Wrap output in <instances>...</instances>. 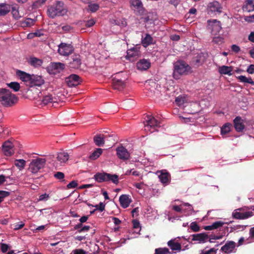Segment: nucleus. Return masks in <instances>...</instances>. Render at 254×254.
<instances>
[{"label": "nucleus", "instance_id": "f257e3e1", "mask_svg": "<svg viewBox=\"0 0 254 254\" xmlns=\"http://www.w3.org/2000/svg\"><path fill=\"white\" fill-rule=\"evenodd\" d=\"M18 100V97L8 89L0 88V103L6 107H11Z\"/></svg>", "mask_w": 254, "mask_h": 254}, {"label": "nucleus", "instance_id": "f03ea898", "mask_svg": "<svg viewBox=\"0 0 254 254\" xmlns=\"http://www.w3.org/2000/svg\"><path fill=\"white\" fill-rule=\"evenodd\" d=\"M191 70L190 66L183 61H178L174 64L173 76L176 79L180 78L181 75H187Z\"/></svg>", "mask_w": 254, "mask_h": 254}, {"label": "nucleus", "instance_id": "7ed1b4c3", "mask_svg": "<svg viewBox=\"0 0 254 254\" xmlns=\"http://www.w3.org/2000/svg\"><path fill=\"white\" fill-rule=\"evenodd\" d=\"M64 3L60 1L56 2V4L50 6L48 9L49 16L54 18L57 16L64 15L66 12L64 7Z\"/></svg>", "mask_w": 254, "mask_h": 254}, {"label": "nucleus", "instance_id": "20e7f679", "mask_svg": "<svg viewBox=\"0 0 254 254\" xmlns=\"http://www.w3.org/2000/svg\"><path fill=\"white\" fill-rule=\"evenodd\" d=\"M94 179L98 183L111 182L115 184L119 183V176L116 174H111L105 172L97 173L94 176Z\"/></svg>", "mask_w": 254, "mask_h": 254}, {"label": "nucleus", "instance_id": "39448f33", "mask_svg": "<svg viewBox=\"0 0 254 254\" xmlns=\"http://www.w3.org/2000/svg\"><path fill=\"white\" fill-rule=\"evenodd\" d=\"M46 162V160L45 158H37L33 159L29 164L28 170L32 173H37L44 168Z\"/></svg>", "mask_w": 254, "mask_h": 254}, {"label": "nucleus", "instance_id": "423d86ee", "mask_svg": "<svg viewBox=\"0 0 254 254\" xmlns=\"http://www.w3.org/2000/svg\"><path fill=\"white\" fill-rule=\"evenodd\" d=\"M244 211L243 207L234 210L232 213L233 217L236 219H246L254 215V208L252 211Z\"/></svg>", "mask_w": 254, "mask_h": 254}, {"label": "nucleus", "instance_id": "0eeeda50", "mask_svg": "<svg viewBox=\"0 0 254 254\" xmlns=\"http://www.w3.org/2000/svg\"><path fill=\"white\" fill-rule=\"evenodd\" d=\"M130 7L136 15H145L147 12L140 0H130Z\"/></svg>", "mask_w": 254, "mask_h": 254}, {"label": "nucleus", "instance_id": "6e6552de", "mask_svg": "<svg viewBox=\"0 0 254 254\" xmlns=\"http://www.w3.org/2000/svg\"><path fill=\"white\" fill-rule=\"evenodd\" d=\"M207 23L208 29L210 31L212 35H217L221 30V23L217 20H208Z\"/></svg>", "mask_w": 254, "mask_h": 254}, {"label": "nucleus", "instance_id": "1a4fd4ad", "mask_svg": "<svg viewBox=\"0 0 254 254\" xmlns=\"http://www.w3.org/2000/svg\"><path fill=\"white\" fill-rule=\"evenodd\" d=\"M74 51L73 46L68 44L62 43L59 45L58 53L62 56H67Z\"/></svg>", "mask_w": 254, "mask_h": 254}, {"label": "nucleus", "instance_id": "9d476101", "mask_svg": "<svg viewBox=\"0 0 254 254\" xmlns=\"http://www.w3.org/2000/svg\"><path fill=\"white\" fill-rule=\"evenodd\" d=\"M65 82L69 87H75L81 82V78L77 74H72L65 78Z\"/></svg>", "mask_w": 254, "mask_h": 254}, {"label": "nucleus", "instance_id": "9b49d317", "mask_svg": "<svg viewBox=\"0 0 254 254\" xmlns=\"http://www.w3.org/2000/svg\"><path fill=\"white\" fill-rule=\"evenodd\" d=\"M145 120L144 126L145 130L149 129L150 128H155V127L160 126V122L151 115L147 116Z\"/></svg>", "mask_w": 254, "mask_h": 254}, {"label": "nucleus", "instance_id": "f8f14e48", "mask_svg": "<svg viewBox=\"0 0 254 254\" xmlns=\"http://www.w3.org/2000/svg\"><path fill=\"white\" fill-rule=\"evenodd\" d=\"M68 63V66L70 68L78 69L80 67L81 64V60L80 56L78 54H74L72 55Z\"/></svg>", "mask_w": 254, "mask_h": 254}, {"label": "nucleus", "instance_id": "ddd939ff", "mask_svg": "<svg viewBox=\"0 0 254 254\" xmlns=\"http://www.w3.org/2000/svg\"><path fill=\"white\" fill-rule=\"evenodd\" d=\"M14 145L13 143L9 140L5 141L2 146V151L3 154L7 156H10L13 154Z\"/></svg>", "mask_w": 254, "mask_h": 254}, {"label": "nucleus", "instance_id": "4468645a", "mask_svg": "<svg viewBox=\"0 0 254 254\" xmlns=\"http://www.w3.org/2000/svg\"><path fill=\"white\" fill-rule=\"evenodd\" d=\"M64 67L65 65L63 63H54L48 67V71L50 73L56 74L63 70Z\"/></svg>", "mask_w": 254, "mask_h": 254}, {"label": "nucleus", "instance_id": "2eb2a0df", "mask_svg": "<svg viewBox=\"0 0 254 254\" xmlns=\"http://www.w3.org/2000/svg\"><path fill=\"white\" fill-rule=\"evenodd\" d=\"M117 155L119 158L123 160H127L129 158L130 154L127 150L123 146L117 148Z\"/></svg>", "mask_w": 254, "mask_h": 254}, {"label": "nucleus", "instance_id": "dca6fc26", "mask_svg": "<svg viewBox=\"0 0 254 254\" xmlns=\"http://www.w3.org/2000/svg\"><path fill=\"white\" fill-rule=\"evenodd\" d=\"M190 236L192 237V241H198L199 243H204L209 238L208 235L205 233L193 234Z\"/></svg>", "mask_w": 254, "mask_h": 254}, {"label": "nucleus", "instance_id": "f3484780", "mask_svg": "<svg viewBox=\"0 0 254 254\" xmlns=\"http://www.w3.org/2000/svg\"><path fill=\"white\" fill-rule=\"evenodd\" d=\"M16 75L22 81L25 82H28L29 84L30 83V81L31 80L32 78V74H30L20 70H17V71H16Z\"/></svg>", "mask_w": 254, "mask_h": 254}, {"label": "nucleus", "instance_id": "a211bd4d", "mask_svg": "<svg viewBox=\"0 0 254 254\" xmlns=\"http://www.w3.org/2000/svg\"><path fill=\"white\" fill-rule=\"evenodd\" d=\"M31 80L30 84L31 86H40L44 83V80L41 76L32 74Z\"/></svg>", "mask_w": 254, "mask_h": 254}, {"label": "nucleus", "instance_id": "6ab92c4d", "mask_svg": "<svg viewBox=\"0 0 254 254\" xmlns=\"http://www.w3.org/2000/svg\"><path fill=\"white\" fill-rule=\"evenodd\" d=\"M160 174L158 176L160 182L165 185L168 184L171 181V175L166 171H161Z\"/></svg>", "mask_w": 254, "mask_h": 254}, {"label": "nucleus", "instance_id": "aec40b11", "mask_svg": "<svg viewBox=\"0 0 254 254\" xmlns=\"http://www.w3.org/2000/svg\"><path fill=\"white\" fill-rule=\"evenodd\" d=\"M126 86L125 82L120 79L115 77L113 79V87L114 89L121 91Z\"/></svg>", "mask_w": 254, "mask_h": 254}, {"label": "nucleus", "instance_id": "412c9836", "mask_svg": "<svg viewBox=\"0 0 254 254\" xmlns=\"http://www.w3.org/2000/svg\"><path fill=\"white\" fill-rule=\"evenodd\" d=\"M131 199L129 197V195L127 194H122L119 198V201L121 206L124 208H127L131 202Z\"/></svg>", "mask_w": 254, "mask_h": 254}, {"label": "nucleus", "instance_id": "4be33fe9", "mask_svg": "<svg viewBox=\"0 0 254 254\" xmlns=\"http://www.w3.org/2000/svg\"><path fill=\"white\" fill-rule=\"evenodd\" d=\"M236 247V243L233 241H228L221 247V250L226 254H229L233 251Z\"/></svg>", "mask_w": 254, "mask_h": 254}, {"label": "nucleus", "instance_id": "5701e85b", "mask_svg": "<svg viewBox=\"0 0 254 254\" xmlns=\"http://www.w3.org/2000/svg\"><path fill=\"white\" fill-rule=\"evenodd\" d=\"M150 66V63L148 60L145 59L140 60L136 64V67L138 69L146 70Z\"/></svg>", "mask_w": 254, "mask_h": 254}, {"label": "nucleus", "instance_id": "b1692460", "mask_svg": "<svg viewBox=\"0 0 254 254\" xmlns=\"http://www.w3.org/2000/svg\"><path fill=\"white\" fill-rule=\"evenodd\" d=\"M234 126L235 129L239 132L242 131L244 129L245 126L240 117H237L234 120Z\"/></svg>", "mask_w": 254, "mask_h": 254}, {"label": "nucleus", "instance_id": "393cba45", "mask_svg": "<svg viewBox=\"0 0 254 254\" xmlns=\"http://www.w3.org/2000/svg\"><path fill=\"white\" fill-rule=\"evenodd\" d=\"M167 245L173 251L180 252L181 250L182 246L181 244L176 242L175 239L169 241Z\"/></svg>", "mask_w": 254, "mask_h": 254}, {"label": "nucleus", "instance_id": "a878e982", "mask_svg": "<svg viewBox=\"0 0 254 254\" xmlns=\"http://www.w3.org/2000/svg\"><path fill=\"white\" fill-rule=\"evenodd\" d=\"M29 64L34 67H40L43 63L42 60L34 57H30L28 61Z\"/></svg>", "mask_w": 254, "mask_h": 254}, {"label": "nucleus", "instance_id": "bb28decb", "mask_svg": "<svg viewBox=\"0 0 254 254\" xmlns=\"http://www.w3.org/2000/svg\"><path fill=\"white\" fill-rule=\"evenodd\" d=\"M106 136L103 134H97L94 136L93 140L95 144L98 146H103L105 144V139Z\"/></svg>", "mask_w": 254, "mask_h": 254}, {"label": "nucleus", "instance_id": "cd10ccee", "mask_svg": "<svg viewBox=\"0 0 254 254\" xmlns=\"http://www.w3.org/2000/svg\"><path fill=\"white\" fill-rule=\"evenodd\" d=\"M209 7L211 11L221 12L222 7L221 4L217 1H213L209 3Z\"/></svg>", "mask_w": 254, "mask_h": 254}, {"label": "nucleus", "instance_id": "c85d7f7f", "mask_svg": "<svg viewBox=\"0 0 254 254\" xmlns=\"http://www.w3.org/2000/svg\"><path fill=\"white\" fill-rule=\"evenodd\" d=\"M69 158V155L67 152H60L57 154V159L61 163H66Z\"/></svg>", "mask_w": 254, "mask_h": 254}, {"label": "nucleus", "instance_id": "c756f323", "mask_svg": "<svg viewBox=\"0 0 254 254\" xmlns=\"http://www.w3.org/2000/svg\"><path fill=\"white\" fill-rule=\"evenodd\" d=\"M233 69V67L232 66H228L226 65H222L219 67V72L221 74H227L229 75H232L233 73H231Z\"/></svg>", "mask_w": 254, "mask_h": 254}, {"label": "nucleus", "instance_id": "7c9ffc66", "mask_svg": "<svg viewBox=\"0 0 254 254\" xmlns=\"http://www.w3.org/2000/svg\"><path fill=\"white\" fill-rule=\"evenodd\" d=\"M153 39L150 35L146 34L144 38L142 39L141 44L142 46L146 48L149 45L153 44Z\"/></svg>", "mask_w": 254, "mask_h": 254}, {"label": "nucleus", "instance_id": "2f4dec72", "mask_svg": "<svg viewBox=\"0 0 254 254\" xmlns=\"http://www.w3.org/2000/svg\"><path fill=\"white\" fill-rule=\"evenodd\" d=\"M243 9L244 11L251 12L254 10V0H247Z\"/></svg>", "mask_w": 254, "mask_h": 254}, {"label": "nucleus", "instance_id": "473e14b6", "mask_svg": "<svg viewBox=\"0 0 254 254\" xmlns=\"http://www.w3.org/2000/svg\"><path fill=\"white\" fill-rule=\"evenodd\" d=\"M11 9V6L5 3L0 4V16H3L8 13Z\"/></svg>", "mask_w": 254, "mask_h": 254}, {"label": "nucleus", "instance_id": "72a5a7b5", "mask_svg": "<svg viewBox=\"0 0 254 254\" xmlns=\"http://www.w3.org/2000/svg\"><path fill=\"white\" fill-rule=\"evenodd\" d=\"M237 78L241 82L249 83L252 85H254V81L253 80L251 77H247L244 75H240L237 77Z\"/></svg>", "mask_w": 254, "mask_h": 254}, {"label": "nucleus", "instance_id": "f704fd0d", "mask_svg": "<svg viewBox=\"0 0 254 254\" xmlns=\"http://www.w3.org/2000/svg\"><path fill=\"white\" fill-rule=\"evenodd\" d=\"M232 127V125L231 123H227L225 124L221 128V135H224L229 133L231 130Z\"/></svg>", "mask_w": 254, "mask_h": 254}, {"label": "nucleus", "instance_id": "c9c22d12", "mask_svg": "<svg viewBox=\"0 0 254 254\" xmlns=\"http://www.w3.org/2000/svg\"><path fill=\"white\" fill-rule=\"evenodd\" d=\"M103 150L101 148H97L90 156L89 159L94 160L97 159L102 153Z\"/></svg>", "mask_w": 254, "mask_h": 254}, {"label": "nucleus", "instance_id": "e433bc0d", "mask_svg": "<svg viewBox=\"0 0 254 254\" xmlns=\"http://www.w3.org/2000/svg\"><path fill=\"white\" fill-rule=\"evenodd\" d=\"M187 102V97L185 95H180L176 98L175 103L178 106H181Z\"/></svg>", "mask_w": 254, "mask_h": 254}, {"label": "nucleus", "instance_id": "4c0bfd02", "mask_svg": "<svg viewBox=\"0 0 254 254\" xmlns=\"http://www.w3.org/2000/svg\"><path fill=\"white\" fill-rule=\"evenodd\" d=\"M11 13L15 19H18L21 17V16L19 15V11L18 10V6L17 5H12L11 7Z\"/></svg>", "mask_w": 254, "mask_h": 254}, {"label": "nucleus", "instance_id": "58836bf2", "mask_svg": "<svg viewBox=\"0 0 254 254\" xmlns=\"http://www.w3.org/2000/svg\"><path fill=\"white\" fill-rule=\"evenodd\" d=\"M53 99V97L51 95H48L44 96L41 101L43 105H46L50 103H52Z\"/></svg>", "mask_w": 254, "mask_h": 254}, {"label": "nucleus", "instance_id": "ea45409f", "mask_svg": "<svg viewBox=\"0 0 254 254\" xmlns=\"http://www.w3.org/2000/svg\"><path fill=\"white\" fill-rule=\"evenodd\" d=\"M169 250L167 248H160L156 249L154 254H171Z\"/></svg>", "mask_w": 254, "mask_h": 254}, {"label": "nucleus", "instance_id": "a19ab883", "mask_svg": "<svg viewBox=\"0 0 254 254\" xmlns=\"http://www.w3.org/2000/svg\"><path fill=\"white\" fill-rule=\"evenodd\" d=\"M138 55V51L135 50L134 48L132 49H129L127 51V57L129 60H131V58H134Z\"/></svg>", "mask_w": 254, "mask_h": 254}, {"label": "nucleus", "instance_id": "79ce46f5", "mask_svg": "<svg viewBox=\"0 0 254 254\" xmlns=\"http://www.w3.org/2000/svg\"><path fill=\"white\" fill-rule=\"evenodd\" d=\"M7 85L11 89H12L15 92L18 91L20 88L19 83L17 82H11L7 84Z\"/></svg>", "mask_w": 254, "mask_h": 254}, {"label": "nucleus", "instance_id": "37998d69", "mask_svg": "<svg viewBox=\"0 0 254 254\" xmlns=\"http://www.w3.org/2000/svg\"><path fill=\"white\" fill-rule=\"evenodd\" d=\"M88 9L92 12H95L97 11L99 8V5L97 3H88Z\"/></svg>", "mask_w": 254, "mask_h": 254}, {"label": "nucleus", "instance_id": "c03bdc74", "mask_svg": "<svg viewBox=\"0 0 254 254\" xmlns=\"http://www.w3.org/2000/svg\"><path fill=\"white\" fill-rule=\"evenodd\" d=\"M212 42L217 45H221L224 43V38L220 36H215L213 38Z\"/></svg>", "mask_w": 254, "mask_h": 254}, {"label": "nucleus", "instance_id": "a18cd8bd", "mask_svg": "<svg viewBox=\"0 0 254 254\" xmlns=\"http://www.w3.org/2000/svg\"><path fill=\"white\" fill-rule=\"evenodd\" d=\"M25 163L26 161L23 159L16 160L15 161V165L21 169L24 168Z\"/></svg>", "mask_w": 254, "mask_h": 254}, {"label": "nucleus", "instance_id": "49530a36", "mask_svg": "<svg viewBox=\"0 0 254 254\" xmlns=\"http://www.w3.org/2000/svg\"><path fill=\"white\" fill-rule=\"evenodd\" d=\"M190 228L193 232H198L200 230V227L196 222H192L190 224Z\"/></svg>", "mask_w": 254, "mask_h": 254}, {"label": "nucleus", "instance_id": "de8ad7c7", "mask_svg": "<svg viewBox=\"0 0 254 254\" xmlns=\"http://www.w3.org/2000/svg\"><path fill=\"white\" fill-rule=\"evenodd\" d=\"M10 192L5 190H0V203L3 200V199L9 196Z\"/></svg>", "mask_w": 254, "mask_h": 254}, {"label": "nucleus", "instance_id": "09e8293b", "mask_svg": "<svg viewBox=\"0 0 254 254\" xmlns=\"http://www.w3.org/2000/svg\"><path fill=\"white\" fill-rule=\"evenodd\" d=\"M94 207L96 208V210H98L100 212H102L105 210V204L103 202H100L99 204L94 205Z\"/></svg>", "mask_w": 254, "mask_h": 254}, {"label": "nucleus", "instance_id": "8fccbe9b", "mask_svg": "<svg viewBox=\"0 0 254 254\" xmlns=\"http://www.w3.org/2000/svg\"><path fill=\"white\" fill-rule=\"evenodd\" d=\"M24 223L22 222H20V223H15L13 225V229L14 230H18L22 229L24 226Z\"/></svg>", "mask_w": 254, "mask_h": 254}, {"label": "nucleus", "instance_id": "3c124183", "mask_svg": "<svg viewBox=\"0 0 254 254\" xmlns=\"http://www.w3.org/2000/svg\"><path fill=\"white\" fill-rule=\"evenodd\" d=\"M224 222L221 221H216L212 223V227H213L214 229H216L220 227H222L224 224Z\"/></svg>", "mask_w": 254, "mask_h": 254}, {"label": "nucleus", "instance_id": "603ef678", "mask_svg": "<svg viewBox=\"0 0 254 254\" xmlns=\"http://www.w3.org/2000/svg\"><path fill=\"white\" fill-rule=\"evenodd\" d=\"M54 177L57 179L64 180V174L63 172H57L56 173L54 174Z\"/></svg>", "mask_w": 254, "mask_h": 254}, {"label": "nucleus", "instance_id": "864d4df0", "mask_svg": "<svg viewBox=\"0 0 254 254\" xmlns=\"http://www.w3.org/2000/svg\"><path fill=\"white\" fill-rule=\"evenodd\" d=\"M0 247L1 251L3 253H6L9 249L8 245L4 243H0Z\"/></svg>", "mask_w": 254, "mask_h": 254}, {"label": "nucleus", "instance_id": "5fc2aeb1", "mask_svg": "<svg viewBox=\"0 0 254 254\" xmlns=\"http://www.w3.org/2000/svg\"><path fill=\"white\" fill-rule=\"evenodd\" d=\"M50 198V196L48 194L44 193L39 196L38 200L39 201H47Z\"/></svg>", "mask_w": 254, "mask_h": 254}, {"label": "nucleus", "instance_id": "6e6d98bb", "mask_svg": "<svg viewBox=\"0 0 254 254\" xmlns=\"http://www.w3.org/2000/svg\"><path fill=\"white\" fill-rule=\"evenodd\" d=\"M217 249H215L214 248H212L208 251H202L201 254H216L217 252Z\"/></svg>", "mask_w": 254, "mask_h": 254}, {"label": "nucleus", "instance_id": "4d7b16f0", "mask_svg": "<svg viewBox=\"0 0 254 254\" xmlns=\"http://www.w3.org/2000/svg\"><path fill=\"white\" fill-rule=\"evenodd\" d=\"M77 185L76 181H72L67 185L66 187L67 189L75 188Z\"/></svg>", "mask_w": 254, "mask_h": 254}, {"label": "nucleus", "instance_id": "13d9d810", "mask_svg": "<svg viewBox=\"0 0 254 254\" xmlns=\"http://www.w3.org/2000/svg\"><path fill=\"white\" fill-rule=\"evenodd\" d=\"M95 21L93 19H91L87 21L85 24V26L88 27H90L93 26L95 24Z\"/></svg>", "mask_w": 254, "mask_h": 254}, {"label": "nucleus", "instance_id": "bf43d9fd", "mask_svg": "<svg viewBox=\"0 0 254 254\" xmlns=\"http://www.w3.org/2000/svg\"><path fill=\"white\" fill-rule=\"evenodd\" d=\"M73 254H86V252L82 249H76L73 251Z\"/></svg>", "mask_w": 254, "mask_h": 254}, {"label": "nucleus", "instance_id": "052dcab7", "mask_svg": "<svg viewBox=\"0 0 254 254\" xmlns=\"http://www.w3.org/2000/svg\"><path fill=\"white\" fill-rule=\"evenodd\" d=\"M247 71L250 74H253L254 73V64L250 65L247 69Z\"/></svg>", "mask_w": 254, "mask_h": 254}, {"label": "nucleus", "instance_id": "680f3d73", "mask_svg": "<svg viewBox=\"0 0 254 254\" xmlns=\"http://www.w3.org/2000/svg\"><path fill=\"white\" fill-rule=\"evenodd\" d=\"M25 23L26 26H30L34 24V21L32 19L28 18L25 20Z\"/></svg>", "mask_w": 254, "mask_h": 254}, {"label": "nucleus", "instance_id": "e2e57ef3", "mask_svg": "<svg viewBox=\"0 0 254 254\" xmlns=\"http://www.w3.org/2000/svg\"><path fill=\"white\" fill-rule=\"evenodd\" d=\"M231 50L232 51L237 53L240 51V47L236 45H233L231 46Z\"/></svg>", "mask_w": 254, "mask_h": 254}, {"label": "nucleus", "instance_id": "0e129e2a", "mask_svg": "<svg viewBox=\"0 0 254 254\" xmlns=\"http://www.w3.org/2000/svg\"><path fill=\"white\" fill-rule=\"evenodd\" d=\"M246 226L244 225H238L236 226H234L233 228L234 230H244L246 228Z\"/></svg>", "mask_w": 254, "mask_h": 254}, {"label": "nucleus", "instance_id": "69168bd1", "mask_svg": "<svg viewBox=\"0 0 254 254\" xmlns=\"http://www.w3.org/2000/svg\"><path fill=\"white\" fill-rule=\"evenodd\" d=\"M72 29V27L68 25H66L63 26L62 27V29L65 32H69Z\"/></svg>", "mask_w": 254, "mask_h": 254}, {"label": "nucleus", "instance_id": "338daca9", "mask_svg": "<svg viewBox=\"0 0 254 254\" xmlns=\"http://www.w3.org/2000/svg\"><path fill=\"white\" fill-rule=\"evenodd\" d=\"M249 234L250 237L254 239V227L250 229Z\"/></svg>", "mask_w": 254, "mask_h": 254}, {"label": "nucleus", "instance_id": "774afa93", "mask_svg": "<svg viewBox=\"0 0 254 254\" xmlns=\"http://www.w3.org/2000/svg\"><path fill=\"white\" fill-rule=\"evenodd\" d=\"M249 40L252 42H254V32H252L250 33L249 36Z\"/></svg>", "mask_w": 254, "mask_h": 254}]
</instances>
